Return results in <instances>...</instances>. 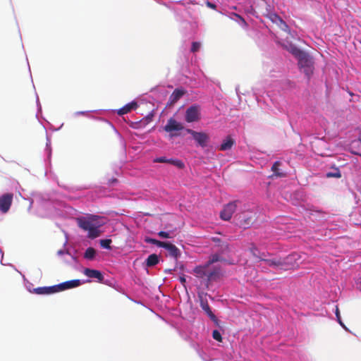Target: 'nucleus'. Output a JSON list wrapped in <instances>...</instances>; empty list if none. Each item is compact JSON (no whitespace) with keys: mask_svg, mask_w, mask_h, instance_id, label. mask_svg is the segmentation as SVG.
I'll list each match as a JSON object with an SVG mask.
<instances>
[{"mask_svg":"<svg viewBox=\"0 0 361 361\" xmlns=\"http://www.w3.org/2000/svg\"><path fill=\"white\" fill-rule=\"evenodd\" d=\"M156 1L158 4L166 7L174 13L175 19L178 23L179 32L181 33L183 37L193 39L198 27L197 20L189 21V19L185 18L183 9L174 6L171 1L169 2L163 1V0Z\"/></svg>","mask_w":361,"mask_h":361,"instance_id":"f257e3e1","label":"nucleus"},{"mask_svg":"<svg viewBox=\"0 0 361 361\" xmlns=\"http://www.w3.org/2000/svg\"><path fill=\"white\" fill-rule=\"evenodd\" d=\"M72 209V207H67L61 202L43 200L39 203L38 214L42 217L63 216L67 210Z\"/></svg>","mask_w":361,"mask_h":361,"instance_id":"f03ea898","label":"nucleus"},{"mask_svg":"<svg viewBox=\"0 0 361 361\" xmlns=\"http://www.w3.org/2000/svg\"><path fill=\"white\" fill-rule=\"evenodd\" d=\"M180 336L188 341L190 345L196 350L200 357H203V328L196 326L195 324L190 325L188 333H180Z\"/></svg>","mask_w":361,"mask_h":361,"instance_id":"7ed1b4c3","label":"nucleus"},{"mask_svg":"<svg viewBox=\"0 0 361 361\" xmlns=\"http://www.w3.org/2000/svg\"><path fill=\"white\" fill-rule=\"evenodd\" d=\"M95 216H91L90 217H81L78 219V226L88 232V237L94 239L97 238L100 234L99 225H98L94 221L93 218Z\"/></svg>","mask_w":361,"mask_h":361,"instance_id":"20e7f679","label":"nucleus"},{"mask_svg":"<svg viewBox=\"0 0 361 361\" xmlns=\"http://www.w3.org/2000/svg\"><path fill=\"white\" fill-rule=\"evenodd\" d=\"M298 66L307 78L310 79L314 72V62L312 58L306 53L298 59Z\"/></svg>","mask_w":361,"mask_h":361,"instance_id":"39448f33","label":"nucleus"},{"mask_svg":"<svg viewBox=\"0 0 361 361\" xmlns=\"http://www.w3.org/2000/svg\"><path fill=\"white\" fill-rule=\"evenodd\" d=\"M200 106L192 104L186 109L184 119L188 123H194L200 120Z\"/></svg>","mask_w":361,"mask_h":361,"instance_id":"423d86ee","label":"nucleus"},{"mask_svg":"<svg viewBox=\"0 0 361 361\" xmlns=\"http://www.w3.org/2000/svg\"><path fill=\"white\" fill-rule=\"evenodd\" d=\"M300 256L298 253H292L287 256L286 258L281 259L282 261V269H295L299 267V260Z\"/></svg>","mask_w":361,"mask_h":361,"instance_id":"0eeeda50","label":"nucleus"},{"mask_svg":"<svg viewBox=\"0 0 361 361\" xmlns=\"http://www.w3.org/2000/svg\"><path fill=\"white\" fill-rule=\"evenodd\" d=\"M13 199V193L7 192L0 196V212L6 214L12 204Z\"/></svg>","mask_w":361,"mask_h":361,"instance_id":"6e6552de","label":"nucleus"},{"mask_svg":"<svg viewBox=\"0 0 361 361\" xmlns=\"http://www.w3.org/2000/svg\"><path fill=\"white\" fill-rule=\"evenodd\" d=\"M185 129L183 124L174 118L171 117L168 121L166 124L164 126V130L167 133H172L175 131L185 130Z\"/></svg>","mask_w":361,"mask_h":361,"instance_id":"1a4fd4ad","label":"nucleus"},{"mask_svg":"<svg viewBox=\"0 0 361 361\" xmlns=\"http://www.w3.org/2000/svg\"><path fill=\"white\" fill-rule=\"evenodd\" d=\"M238 201H233L227 204L220 213L221 218L224 221H228L231 219L233 214L237 208Z\"/></svg>","mask_w":361,"mask_h":361,"instance_id":"9d476101","label":"nucleus"},{"mask_svg":"<svg viewBox=\"0 0 361 361\" xmlns=\"http://www.w3.org/2000/svg\"><path fill=\"white\" fill-rule=\"evenodd\" d=\"M85 281L80 279H73L56 284L58 291L61 292L66 290L76 288L83 284Z\"/></svg>","mask_w":361,"mask_h":361,"instance_id":"9b49d317","label":"nucleus"},{"mask_svg":"<svg viewBox=\"0 0 361 361\" xmlns=\"http://www.w3.org/2000/svg\"><path fill=\"white\" fill-rule=\"evenodd\" d=\"M27 290L30 293H34L37 295H51L53 293H59L56 285L51 286H43L38 287L31 290L27 288Z\"/></svg>","mask_w":361,"mask_h":361,"instance_id":"f8f14e48","label":"nucleus"},{"mask_svg":"<svg viewBox=\"0 0 361 361\" xmlns=\"http://www.w3.org/2000/svg\"><path fill=\"white\" fill-rule=\"evenodd\" d=\"M83 273L87 277L90 279H96L99 282H102L104 280V275L99 270L85 268Z\"/></svg>","mask_w":361,"mask_h":361,"instance_id":"ddd939ff","label":"nucleus"},{"mask_svg":"<svg viewBox=\"0 0 361 361\" xmlns=\"http://www.w3.org/2000/svg\"><path fill=\"white\" fill-rule=\"evenodd\" d=\"M137 106H138V104H137V102L132 101V102L126 104V105H124L123 107L118 109L117 114L119 116H123L124 114H126L130 112L133 110H135L137 108Z\"/></svg>","mask_w":361,"mask_h":361,"instance_id":"4468645a","label":"nucleus"},{"mask_svg":"<svg viewBox=\"0 0 361 361\" xmlns=\"http://www.w3.org/2000/svg\"><path fill=\"white\" fill-rule=\"evenodd\" d=\"M164 249L168 251L169 255L176 260H178V259L180 257L181 253L180 250L175 245L170 242H168Z\"/></svg>","mask_w":361,"mask_h":361,"instance_id":"2eb2a0df","label":"nucleus"},{"mask_svg":"<svg viewBox=\"0 0 361 361\" xmlns=\"http://www.w3.org/2000/svg\"><path fill=\"white\" fill-rule=\"evenodd\" d=\"M235 144V140L231 135H228L223 140L222 143L219 147V149L221 151H226L231 149Z\"/></svg>","mask_w":361,"mask_h":361,"instance_id":"dca6fc26","label":"nucleus"},{"mask_svg":"<svg viewBox=\"0 0 361 361\" xmlns=\"http://www.w3.org/2000/svg\"><path fill=\"white\" fill-rule=\"evenodd\" d=\"M185 132L192 135L199 146L203 147V132H196L190 128H186Z\"/></svg>","mask_w":361,"mask_h":361,"instance_id":"f3484780","label":"nucleus"},{"mask_svg":"<svg viewBox=\"0 0 361 361\" xmlns=\"http://www.w3.org/2000/svg\"><path fill=\"white\" fill-rule=\"evenodd\" d=\"M209 240H212L216 246L219 247V252L224 253L228 250V245L227 243L223 242L221 238L218 237L208 238Z\"/></svg>","mask_w":361,"mask_h":361,"instance_id":"a211bd4d","label":"nucleus"},{"mask_svg":"<svg viewBox=\"0 0 361 361\" xmlns=\"http://www.w3.org/2000/svg\"><path fill=\"white\" fill-rule=\"evenodd\" d=\"M269 18L271 19V20L272 22H274L276 24L279 25V27L281 28V30H283L284 31H288V25L278 15H276L275 13L270 14Z\"/></svg>","mask_w":361,"mask_h":361,"instance_id":"6ab92c4d","label":"nucleus"},{"mask_svg":"<svg viewBox=\"0 0 361 361\" xmlns=\"http://www.w3.org/2000/svg\"><path fill=\"white\" fill-rule=\"evenodd\" d=\"M264 257V256H262V257H259V260L264 261L269 267H280L282 269L281 259H265Z\"/></svg>","mask_w":361,"mask_h":361,"instance_id":"aec40b11","label":"nucleus"},{"mask_svg":"<svg viewBox=\"0 0 361 361\" xmlns=\"http://www.w3.org/2000/svg\"><path fill=\"white\" fill-rule=\"evenodd\" d=\"M159 257L157 254H151L145 259V264L148 267H152L159 264Z\"/></svg>","mask_w":361,"mask_h":361,"instance_id":"412c9836","label":"nucleus"},{"mask_svg":"<svg viewBox=\"0 0 361 361\" xmlns=\"http://www.w3.org/2000/svg\"><path fill=\"white\" fill-rule=\"evenodd\" d=\"M185 92L183 89L176 88L169 97V101L171 104L176 103L184 94Z\"/></svg>","mask_w":361,"mask_h":361,"instance_id":"4be33fe9","label":"nucleus"},{"mask_svg":"<svg viewBox=\"0 0 361 361\" xmlns=\"http://www.w3.org/2000/svg\"><path fill=\"white\" fill-rule=\"evenodd\" d=\"M204 313L210 318V319L214 323L216 326H220V322L216 317V315L211 310L209 305L204 303Z\"/></svg>","mask_w":361,"mask_h":361,"instance_id":"5701e85b","label":"nucleus"},{"mask_svg":"<svg viewBox=\"0 0 361 361\" xmlns=\"http://www.w3.org/2000/svg\"><path fill=\"white\" fill-rule=\"evenodd\" d=\"M281 166V162L277 161L274 163L271 166V171L274 172V176L276 177H285L286 173H283L280 171L279 166Z\"/></svg>","mask_w":361,"mask_h":361,"instance_id":"b1692460","label":"nucleus"},{"mask_svg":"<svg viewBox=\"0 0 361 361\" xmlns=\"http://www.w3.org/2000/svg\"><path fill=\"white\" fill-rule=\"evenodd\" d=\"M288 51L293 56H295L298 59V60L306 54V52L302 51L301 49H298L297 47L293 45H290V48L288 49Z\"/></svg>","mask_w":361,"mask_h":361,"instance_id":"393cba45","label":"nucleus"},{"mask_svg":"<svg viewBox=\"0 0 361 361\" xmlns=\"http://www.w3.org/2000/svg\"><path fill=\"white\" fill-rule=\"evenodd\" d=\"M96 255V250L93 247H89L86 249L84 253V258L87 260H93L95 258Z\"/></svg>","mask_w":361,"mask_h":361,"instance_id":"a878e982","label":"nucleus"},{"mask_svg":"<svg viewBox=\"0 0 361 361\" xmlns=\"http://www.w3.org/2000/svg\"><path fill=\"white\" fill-rule=\"evenodd\" d=\"M100 111L101 110H96V111H75L73 114V116L75 117H77V116H87L88 117L92 118L98 119V120H103L101 118H97V117H94L93 116L90 115V113H91V112H97V111Z\"/></svg>","mask_w":361,"mask_h":361,"instance_id":"bb28decb","label":"nucleus"},{"mask_svg":"<svg viewBox=\"0 0 361 361\" xmlns=\"http://www.w3.org/2000/svg\"><path fill=\"white\" fill-rule=\"evenodd\" d=\"M202 47V43L199 41H192L191 42V46L190 48V53L192 54H195L197 52L200 51Z\"/></svg>","mask_w":361,"mask_h":361,"instance_id":"cd10ccee","label":"nucleus"},{"mask_svg":"<svg viewBox=\"0 0 361 361\" xmlns=\"http://www.w3.org/2000/svg\"><path fill=\"white\" fill-rule=\"evenodd\" d=\"M169 164L175 166L176 167H177L178 169H182L185 167L184 162L182 160L178 159H173V158L169 159Z\"/></svg>","mask_w":361,"mask_h":361,"instance_id":"c85d7f7f","label":"nucleus"},{"mask_svg":"<svg viewBox=\"0 0 361 361\" xmlns=\"http://www.w3.org/2000/svg\"><path fill=\"white\" fill-rule=\"evenodd\" d=\"M45 153L47 155V159H50L51 156V138L48 135H47Z\"/></svg>","mask_w":361,"mask_h":361,"instance_id":"c756f323","label":"nucleus"},{"mask_svg":"<svg viewBox=\"0 0 361 361\" xmlns=\"http://www.w3.org/2000/svg\"><path fill=\"white\" fill-rule=\"evenodd\" d=\"M111 240L109 238L102 239L99 240L100 246L102 248H104L106 250H111Z\"/></svg>","mask_w":361,"mask_h":361,"instance_id":"7c9ffc66","label":"nucleus"},{"mask_svg":"<svg viewBox=\"0 0 361 361\" xmlns=\"http://www.w3.org/2000/svg\"><path fill=\"white\" fill-rule=\"evenodd\" d=\"M206 275L207 276V278L209 281L214 280L219 275V269L215 268L213 271H211L208 274H207L206 271L204 270V276Z\"/></svg>","mask_w":361,"mask_h":361,"instance_id":"2f4dec72","label":"nucleus"},{"mask_svg":"<svg viewBox=\"0 0 361 361\" xmlns=\"http://www.w3.org/2000/svg\"><path fill=\"white\" fill-rule=\"evenodd\" d=\"M250 252L252 253V255L259 259V257H262V256H265L264 253H262V255H259V250L257 247L254 245L251 244V247H250Z\"/></svg>","mask_w":361,"mask_h":361,"instance_id":"473e14b6","label":"nucleus"},{"mask_svg":"<svg viewBox=\"0 0 361 361\" xmlns=\"http://www.w3.org/2000/svg\"><path fill=\"white\" fill-rule=\"evenodd\" d=\"M157 235L159 237H160L161 238H165V239L172 238H173V231H160L157 233Z\"/></svg>","mask_w":361,"mask_h":361,"instance_id":"72a5a7b5","label":"nucleus"},{"mask_svg":"<svg viewBox=\"0 0 361 361\" xmlns=\"http://www.w3.org/2000/svg\"><path fill=\"white\" fill-rule=\"evenodd\" d=\"M221 259H223L221 257H220L219 254L212 255L210 257L207 265L206 266L204 265V269L206 268V267H208L209 264H213L216 262H219V261H221Z\"/></svg>","mask_w":361,"mask_h":361,"instance_id":"f704fd0d","label":"nucleus"},{"mask_svg":"<svg viewBox=\"0 0 361 361\" xmlns=\"http://www.w3.org/2000/svg\"><path fill=\"white\" fill-rule=\"evenodd\" d=\"M77 250H74L73 252H71L70 250H66V254L69 255L75 262H78V257L76 256Z\"/></svg>","mask_w":361,"mask_h":361,"instance_id":"c9c22d12","label":"nucleus"},{"mask_svg":"<svg viewBox=\"0 0 361 361\" xmlns=\"http://www.w3.org/2000/svg\"><path fill=\"white\" fill-rule=\"evenodd\" d=\"M153 162L154 163H169V159L166 158V157H159L154 159Z\"/></svg>","mask_w":361,"mask_h":361,"instance_id":"e433bc0d","label":"nucleus"},{"mask_svg":"<svg viewBox=\"0 0 361 361\" xmlns=\"http://www.w3.org/2000/svg\"><path fill=\"white\" fill-rule=\"evenodd\" d=\"M212 337L214 340L221 342L222 341V336L220 334V332L218 330H214L212 332Z\"/></svg>","mask_w":361,"mask_h":361,"instance_id":"4c0bfd02","label":"nucleus"},{"mask_svg":"<svg viewBox=\"0 0 361 361\" xmlns=\"http://www.w3.org/2000/svg\"><path fill=\"white\" fill-rule=\"evenodd\" d=\"M326 177H328V178H341V173L338 169H336V172H335V173H331V172L327 173Z\"/></svg>","mask_w":361,"mask_h":361,"instance_id":"58836bf2","label":"nucleus"},{"mask_svg":"<svg viewBox=\"0 0 361 361\" xmlns=\"http://www.w3.org/2000/svg\"><path fill=\"white\" fill-rule=\"evenodd\" d=\"M168 242H162V241H160L159 240H156V242L154 243V245L159 247H162V248H165L166 245H167Z\"/></svg>","mask_w":361,"mask_h":361,"instance_id":"ea45409f","label":"nucleus"},{"mask_svg":"<svg viewBox=\"0 0 361 361\" xmlns=\"http://www.w3.org/2000/svg\"><path fill=\"white\" fill-rule=\"evenodd\" d=\"M198 298L200 306L203 309V293L200 290L198 291Z\"/></svg>","mask_w":361,"mask_h":361,"instance_id":"a19ab883","label":"nucleus"},{"mask_svg":"<svg viewBox=\"0 0 361 361\" xmlns=\"http://www.w3.org/2000/svg\"><path fill=\"white\" fill-rule=\"evenodd\" d=\"M195 271L200 274V277H202V275L203 274V265H199L195 269Z\"/></svg>","mask_w":361,"mask_h":361,"instance_id":"79ce46f5","label":"nucleus"},{"mask_svg":"<svg viewBox=\"0 0 361 361\" xmlns=\"http://www.w3.org/2000/svg\"><path fill=\"white\" fill-rule=\"evenodd\" d=\"M36 103H37V112L36 116L38 117L39 114L41 113V111H42V106L39 103V97L37 95Z\"/></svg>","mask_w":361,"mask_h":361,"instance_id":"37998d69","label":"nucleus"},{"mask_svg":"<svg viewBox=\"0 0 361 361\" xmlns=\"http://www.w3.org/2000/svg\"><path fill=\"white\" fill-rule=\"evenodd\" d=\"M335 313H336V317H337V319H338V321L339 324H340L341 326H343V323H342V322H341V320L340 312H339V310H338V307H336V312H335Z\"/></svg>","mask_w":361,"mask_h":361,"instance_id":"c03bdc74","label":"nucleus"},{"mask_svg":"<svg viewBox=\"0 0 361 361\" xmlns=\"http://www.w3.org/2000/svg\"><path fill=\"white\" fill-rule=\"evenodd\" d=\"M156 240L155 238H150V237H146L145 239V241L147 243H149V244H152V245H154L155 242H156Z\"/></svg>","mask_w":361,"mask_h":361,"instance_id":"a18cd8bd","label":"nucleus"},{"mask_svg":"<svg viewBox=\"0 0 361 361\" xmlns=\"http://www.w3.org/2000/svg\"><path fill=\"white\" fill-rule=\"evenodd\" d=\"M179 281L181 283V284L185 287V283H186V278L185 275L179 276Z\"/></svg>","mask_w":361,"mask_h":361,"instance_id":"49530a36","label":"nucleus"},{"mask_svg":"<svg viewBox=\"0 0 361 361\" xmlns=\"http://www.w3.org/2000/svg\"><path fill=\"white\" fill-rule=\"evenodd\" d=\"M118 182V180L115 178H112L108 180L109 185H114L116 183Z\"/></svg>","mask_w":361,"mask_h":361,"instance_id":"de8ad7c7","label":"nucleus"},{"mask_svg":"<svg viewBox=\"0 0 361 361\" xmlns=\"http://www.w3.org/2000/svg\"><path fill=\"white\" fill-rule=\"evenodd\" d=\"M206 4L209 8H211L212 9H215L216 7V6L214 4H212L209 1H207Z\"/></svg>","mask_w":361,"mask_h":361,"instance_id":"09e8293b","label":"nucleus"},{"mask_svg":"<svg viewBox=\"0 0 361 361\" xmlns=\"http://www.w3.org/2000/svg\"><path fill=\"white\" fill-rule=\"evenodd\" d=\"M66 254V250H59L58 252H57V255L61 256V255H63Z\"/></svg>","mask_w":361,"mask_h":361,"instance_id":"8fccbe9b","label":"nucleus"},{"mask_svg":"<svg viewBox=\"0 0 361 361\" xmlns=\"http://www.w3.org/2000/svg\"><path fill=\"white\" fill-rule=\"evenodd\" d=\"M0 254H1V259H3V257H4V252H3V250H2V249H1V248H0ZM1 264L2 265H5V264L3 263L2 260H1Z\"/></svg>","mask_w":361,"mask_h":361,"instance_id":"3c124183","label":"nucleus"},{"mask_svg":"<svg viewBox=\"0 0 361 361\" xmlns=\"http://www.w3.org/2000/svg\"><path fill=\"white\" fill-rule=\"evenodd\" d=\"M8 265H9L11 267H13V269H15L18 273H20V275H22L23 278L25 279V276L20 271L17 270L13 264H8Z\"/></svg>","mask_w":361,"mask_h":361,"instance_id":"603ef678","label":"nucleus"},{"mask_svg":"<svg viewBox=\"0 0 361 361\" xmlns=\"http://www.w3.org/2000/svg\"><path fill=\"white\" fill-rule=\"evenodd\" d=\"M154 116L153 114V112H150L147 116V119H151L152 118V116Z\"/></svg>","mask_w":361,"mask_h":361,"instance_id":"864d4df0","label":"nucleus"},{"mask_svg":"<svg viewBox=\"0 0 361 361\" xmlns=\"http://www.w3.org/2000/svg\"><path fill=\"white\" fill-rule=\"evenodd\" d=\"M33 203H34V201L32 200H30V206L28 207L29 211L31 209V207H32Z\"/></svg>","mask_w":361,"mask_h":361,"instance_id":"5fc2aeb1","label":"nucleus"},{"mask_svg":"<svg viewBox=\"0 0 361 361\" xmlns=\"http://www.w3.org/2000/svg\"><path fill=\"white\" fill-rule=\"evenodd\" d=\"M172 271H173V269H168V270H166L165 272L171 273Z\"/></svg>","mask_w":361,"mask_h":361,"instance_id":"6e6d98bb","label":"nucleus"},{"mask_svg":"<svg viewBox=\"0 0 361 361\" xmlns=\"http://www.w3.org/2000/svg\"><path fill=\"white\" fill-rule=\"evenodd\" d=\"M358 140H359V141L361 142V134L360 135V136H359V139H358Z\"/></svg>","mask_w":361,"mask_h":361,"instance_id":"4d7b16f0","label":"nucleus"},{"mask_svg":"<svg viewBox=\"0 0 361 361\" xmlns=\"http://www.w3.org/2000/svg\"><path fill=\"white\" fill-rule=\"evenodd\" d=\"M355 154H357L358 156L361 157V154L360 153H355Z\"/></svg>","mask_w":361,"mask_h":361,"instance_id":"13d9d810","label":"nucleus"},{"mask_svg":"<svg viewBox=\"0 0 361 361\" xmlns=\"http://www.w3.org/2000/svg\"><path fill=\"white\" fill-rule=\"evenodd\" d=\"M66 244H67V241H66V242L64 243V246H66Z\"/></svg>","mask_w":361,"mask_h":361,"instance_id":"bf43d9fd","label":"nucleus"}]
</instances>
